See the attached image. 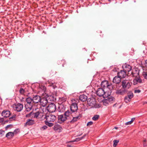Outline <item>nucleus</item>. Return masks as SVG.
Segmentation results:
<instances>
[{
    "label": "nucleus",
    "mask_w": 147,
    "mask_h": 147,
    "mask_svg": "<svg viewBox=\"0 0 147 147\" xmlns=\"http://www.w3.org/2000/svg\"><path fill=\"white\" fill-rule=\"evenodd\" d=\"M86 134H85L82 137H83V138H84L86 136Z\"/></svg>",
    "instance_id": "obj_58"
},
{
    "label": "nucleus",
    "mask_w": 147,
    "mask_h": 147,
    "mask_svg": "<svg viewBox=\"0 0 147 147\" xmlns=\"http://www.w3.org/2000/svg\"><path fill=\"white\" fill-rule=\"evenodd\" d=\"M53 129L54 130L57 131L58 130H61L62 127L61 126L58 124H55L53 127Z\"/></svg>",
    "instance_id": "obj_26"
},
{
    "label": "nucleus",
    "mask_w": 147,
    "mask_h": 147,
    "mask_svg": "<svg viewBox=\"0 0 147 147\" xmlns=\"http://www.w3.org/2000/svg\"><path fill=\"white\" fill-rule=\"evenodd\" d=\"M99 117V115H95L93 117L92 119L94 121H96L98 119Z\"/></svg>",
    "instance_id": "obj_37"
},
{
    "label": "nucleus",
    "mask_w": 147,
    "mask_h": 147,
    "mask_svg": "<svg viewBox=\"0 0 147 147\" xmlns=\"http://www.w3.org/2000/svg\"><path fill=\"white\" fill-rule=\"evenodd\" d=\"M14 136V133L12 132H9L6 135V137L9 139L12 138Z\"/></svg>",
    "instance_id": "obj_25"
},
{
    "label": "nucleus",
    "mask_w": 147,
    "mask_h": 147,
    "mask_svg": "<svg viewBox=\"0 0 147 147\" xmlns=\"http://www.w3.org/2000/svg\"><path fill=\"white\" fill-rule=\"evenodd\" d=\"M142 80L139 77L136 78L133 80V84L134 85H136L138 83H140L142 82Z\"/></svg>",
    "instance_id": "obj_19"
},
{
    "label": "nucleus",
    "mask_w": 147,
    "mask_h": 147,
    "mask_svg": "<svg viewBox=\"0 0 147 147\" xmlns=\"http://www.w3.org/2000/svg\"><path fill=\"white\" fill-rule=\"evenodd\" d=\"M48 101L46 98H41L40 102L41 105L43 107H45L48 102Z\"/></svg>",
    "instance_id": "obj_15"
},
{
    "label": "nucleus",
    "mask_w": 147,
    "mask_h": 147,
    "mask_svg": "<svg viewBox=\"0 0 147 147\" xmlns=\"http://www.w3.org/2000/svg\"><path fill=\"white\" fill-rule=\"evenodd\" d=\"M47 98L48 101H54L56 100V98L54 97L53 95H50L48 96Z\"/></svg>",
    "instance_id": "obj_24"
},
{
    "label": "nucleus",
    "mask_w": 147,
    "mask_h": 147,
    "mask_svg": "<svg viewBox=\"0 0 147 147\" xmlns=\"http://www.w3.org/2000/svg\"><path fill=\"white\" fill-rule=\"evenodd\" d=\"M66 98L65 97H63L59 98V102H61V104L66 100Z\"/></svg>",
    "instance_id": "obj_29"
},
{
    "label": "nucleus",
    "mask_w": 147,
    "mask_h": 147,
    "mask_svg": "<svg viewBox=\"0 0 147 147\" xmlns=\"http://www.w3.org/2000/svg\"><path fill=\"white\" fill-rule=\"evenodd\" d=\"M11 115L10 111L8 110H3L1 113V115L3 117H7Z\"/></svg>",
    "instance_id": "obj_13"
},
{
    "label": "nucleus",
    "mask_w": 147,
    "mask_h": 147,
    "mask_svg": "<svg viewBox=\"0 0 147 147\" xmlns=\"http://www.w3.org/2000/svg\"><path fill=\"white\" fill-rule=\"evenodd\" d=\"M141 92V90H136L134 91V92L135 93H139L140 92Z\"/></svg>",
    "instance_id": "obj_48"
},
{
    "label": "nucleus",
    "mask_w": 147,
    "mask_h": 147,
    "mask_svg": "<svg viewBox=\"0 0 147 147\" xmlns=\"http://www.w3.org/2000/svg\"><path fill=\"white\" fill-rule=\"evenodd\" d=\"M93 123L92 121H90L88 122L87 123V126H90V125H92Z\"/></svg>",
    "instance_id": "obj_44"
},
{
    "label": "nucleus",
    "mask_w": 147,
    "mask_h": 147,
    "mask_svg": "<svg viewBox=\"0 0 147 147\" xmlns=\"http://www.w3.org/2000/svg\"><path fill=\"white\" fill-rule=\"evenodd\" d=\"M47 110L50 112H55L56 110V107L55 104L52 103L49 105L47 107Z\"/></svg>",
    "instance_id": "obj_4"
},
{
    "label": "nucleus",
    "mask_w": 147,
    "mask_h": 147,
    "mask_svg": "<svg viewBox=\"0 0 147 147\" xmlns=\"http://www.w3.org/2000/svg\"><path fill=\"white\" fill-rule=\"evenodd\" d=\"M25 92V91L22 88H21L19 90L20 93L21 94H24Z\"/></svg>",
    "instance_id": "obj_39"
},
{
    "label": "nucleus",
    "mask_w": 147,
    "mask_h": 147,
    "mask_svg": "<svg viewBox=\"0 0 147 147\" xmlns=\"http://www.w3.org/2000/svg\"><path fill=\"white\" fill-rule=\"evenodd\" d=\"M101 86L104 88H107L111 90L116 89L114 86H112L111 83H109L108 81L107 80H104L102 81L101 84Z\"/></svg>",
    "instance_id": "obj_1"
},
{
    "label": "nucleus",
    "mask_w": 147,
    "mask_h": 147,
    "mask_svg": "<svg viewBox=\"0 0 147 147\" xmlns=\"http://www.w3.org/2000/svg\"><path fill=\"white\" fill-rule=\"evenodd\" d=\"M97 95L99 96H103V98L107 97L106 93L105 92L104 90L102 88H100L98 89L96 91Z\"/></svg>",
    "instance_id": "obj_3"
},
{
    "label": "nucleus",
    "mask_w": 147,
    "mask_h": 147,
    "mask_svg": "<svg viewBox=\"0 0 147 147\" xmlns=\"http://www.w3.org/2000/svg\"><path fill=\"white\" fill-rule=\"evenodd\" d=\"M34 120L28 119L27 120V122L25 123L24 126L26 127L27 125H31L34 123Z\"/></svg>",
    "instance_id": "obj_17"
},
{
    "label": "nucleus",
    "mask_w": 147,
    "mask_h": 147,
    "mask_svg": "<svg viewBox=\"0 0 147 147\" xmlns=\"http://www.w3.org/2000/svg\"><path fill=\"white\" fill-rule=\"evenodd\" d=\"M76 115L72 116L73 118L69 122L71 123H74L75 122L77 121L82 117V115L79 113H77L76 114ZM73 116V115H72Z\"/></svg>",
    "instance_id": "obj_5"
},
{
    "label": "nucleus",
    "mask_w": 147,
    "mask_h": 147,
    "mask_svg": "<svg viewBox=\"0 0 147 147\" xmlns=\"http://www.w3.org/2000/svg\"><path fill=\"white\" fill-rule=\"evenodd\" d=\"M49 122L48 121H45V124L48 126L49 127H51L53 125V123H49Z\"/></svg>",
    "instance_id": "obj_35"
},
{
    "label": "nucleus",
    "mask_w": 147,
    "mask_h": 147,
    "mask_svg": "<svg viewBox=\"0 0 147 147\" xmlns=\"http://www.w3.org/2000/svg\"><path fill=\"white\" fill-rule=\"evenodd\" d=\"M132 84V83L128 80H124L121 82L122 88L126 90L130 88Z\"/></svg>",
    "instance_id": "obj_2"
},
{
    "label": "nucleus",
    "mask_w": 147,
    "mask_h": 147,
    "mask_svg": "<svg viewBox=\"0 0 147 147\" xmlns=\"http://www.w3.org/2000/svg\"><path fill=\"white\" fill-rule=\"evenodd\" d=\"M115 99V98L113 97L110 96L104 101L103 102V104L105 105H107V104H109V103H113Z\"/></svg>",
    "instance_id": "obj_6"
},
{
    "label": "nucleus",
    "mask_w": 147,
    "mask_h": 147,
    "mask_svg": "<svg viewBox=\"0 0 147 147\" xmlns=\"http://www.w3.org/2000/svg\"><path fill=\"white\" fill-rule=\"evenodd\" d=\"M4 121V119L3 118H0V123H3Z\"/></svg>",
    "instance_id": "obj_51"
},
{
    "label": "nucleus",
    "mask_w": 147,
    "mask_h": 147,
    "mask_svg": "<svg viewBox=\"0 0 147 147\" xmlns=\"http://www.w3.org/2000/svg\"><path fill=\"white\" fill-rule=\"evenodd\" d=\"M129 97L128 96H125L124 98L125 102L126 103H127L131 99L129 98Z\"/></svg>",
    "instance_id": "obj_36"
},
{
    "label": "nucleus",
    "mask_w": 147,
    "mask_h": 147,
    "mask_svg": "<svg viewBox=\"0 0 147 147\" xmlns=\"http://www.w3.org/2000/svg\"><path fill=\"white\" fill-rule=\"evenodd\" d=\"M70 114H71V113L69 110H67L65 113L64 115L67 118L68 116Z\"/></svg>",
    "instance_id": "obj_34"
},
{
    "label": "nucleus",
    "mask_w": 147,
    "mask_h": 147,
    "mask_svg": "<svg viewBox=\"0 0 147 147\" xmlns=\"http://www.w3.org/2000/svg\"><path fill=\"white\" fill-rule=\"evenodd\" d=\"M16 117V115L15 114L14 115L12 116L11 117L9 118V120L10 121H11L12 120H14L15 119Z\"/></svg>",
    "instance_id": "obj_38"
},
{
    "label": "nucleus",
    "mask_w": 147,
    "mask_h": 147,
    "mask_svg": "<svg viewBox=\"0 0 147 147\" xmlns=\"http://www.w3.org/2000/svg\"><path fill=\"white\" fill-rule=\"evenodd\" d=\"M86 134H85L82 137H83V138H84L86 136Z\"/></svg>",
    "instance_id": "obj_57"
},
{
    "label": "nucleus",
    "mask_w": 147,
    "mask_h": 147,
    "mask_svg": "<svg viewBox=\"0 0 147 147\" xmlns=\"http://www.w3.org/2000/svg\"><path fill=\"white\" fill-rule=\"evenodd\" d=\"M26 101L27 102V104H33L32 102H33V99L30 97H28L26 98Z\"/></svg>",
    "instance_id": "obj_27"
},
{
    "label": "nucleus",
    "mask_w": 147,
    "mask_h": 147,
    "mask_svg": "<svg viewBox=\"0 0 147 147\" xmlns=\"http://www.w3.org/2000/svg\"><path fill=\"white\" fill-rule=\"evenodd\" d=\"M135 118H133L131 119V121L132 123L135 120Z\"/></svg>",
    "instance_id": "obj_52"
},
{
    "label": "nucleus",
    "mask_w": 147,
    "mask_h": 147,
    "mask_svg": "<svg viewBox=\"0 0 147 147\" xmlns=\"http://www.w3.org/2000/svg\"><path fill=\"white\" fill-rule=\"evenodd\" d=\"M4 131L2 130H0V136H2L3 134L4 133Z\"/></svg>",
    "instance_id": "obj_42"
},
{
    "label": "nucleus",
    "mask_w": 147,
    "mask_h": 147,
    "mask_svg": "<svg viewBox=\"0 0 147 147\" xmlns=\"http://www.w3.org/2000/svg\"><path fill=\"white\" fill-rule=\"evenodd\" d=\"M40 114V113L39 111L36 112V113H33L32 115L34 116V118H37L38 117Z\"/></svg>",
    "instance_id": "obj_32"
},
{
    "label": "nucleus",
    "mask_w": 147,
    "mask_h": 147,
    "mask_svg": "<svg viewBox=\"0 0 147 147\" xmlns=\"http://www.w3.org/2000/svg\"><path fill=\"white\" fill-rule=\"evenodd\" d=\"M65 107L64 105L62 104L61 103L58 107V110L59 112H63L65 109Z\"/></svg>",
    "instance_id": "obj_20"
},
{
    "label": "nucleus",
    "mask_w": 147,
    "mask_h": 147,
    "mask_svg": "<svg viewBox=\"0 0 147 147\" xmlns=\"http://www.w3.org/2000/svg\"><path fill=\"white\" fill-rule=\"evenodd\" d=\"M103 34H101L100 35V36H102V37H103Z\"/></svg>",
    "instance_id": "obj_55"
},
{
    "label": "nucleus",
    "mask_w": 147,
    "mask_h": 147,
    "mask_svg": "<svg viewBox=\"0 0 147 147\" xmlns=\"http://www.w3.org/2000/svg\"><path fill=\"white\" fill-rule=\"evenodd\" d=\"M119 142V141L118 140H114L113 141L114 144H113V146L114 147H115L117 146V144Z\"/></svg>",
    "instance_id": "obj_40"
},
{
    "label": "nucleus",
    "mask_w": 147,
    "mask_h": 147,
    "mask_svg": "<svg viewBox=\"0 0 147 147\" xmlns=\"http://www.w3.org/2000/svg\"><path fill=\"white\" fill-rule=\"evenodd\" d=\"M127 95L129 98H130V99L132 98L134 96L133 94L132 93V92L130 91H129L128 93H127Z\"/></svg>",
    "instance_id": "obj_31"
},
{
    "label": "nucleus",
    "mask_w": 147,
    "mask_h": 147,
    "mask_svg": "<svg viewBox=\"0 0 147 147\" xmlns=\"http://www.w3.org/2000/svg\"><path fill=\"white\" fill-rule=\"evenodd\" d=\"M115 129H117L118 127H115V128H114Z\"/></svg>",
    "instance_id": "obj_59"
},
{
    "label": "nucleus",
    "mask_w": 147,
    "mask_h": 147,
    "mask_svg": "<svg viewBox=\"0 0 147 147\" xmlns=\"http://www.w3.org/2000/svg\"><path fill=\"white\" fill-rule=\"evenodd\" d=\"M58 122L60 123H63L64 121H65L67 118V117L65 116L64 115H61L58 116Z\"/></svg>",
    "instance_id": "obj_8"
},
{
    "label": "nucleus",
    "mask_w": 147,
    "mask_h": 147,
    "mask_svg": "<svg viewBox=\"0 0 147 147\" xmlns=\"http://www.w3.org/2000/svg\"><path fill=\"white\" fill-rule=\"evenodd\" d=\"M15 110L18 112L21 111L23 108V105L20 103H18L15 105Z\"/></svg>",
    "instance_id": "obj_10"
},
{
    "label": "nucleus",
    "mask_w": 147,
    "mask_h": 147,
    "mask_svg": "<svg viewBox=\"0 0 147 147\" xmlns=\"http://www.w3.org/2000/svg\"><path fill=\"white\" fill-rule=\"evenodd\" d=\"M143 75L144 78L145 79H147V72H145L143 74Z\"/></svg>",
    "instance_id": "obj_43"
},
{
    "label": "nucleus",
    "mask_w": 147,
    "mask_h": 147,
    "mask_svg": "<svg viewBox=\"0 0 147 147\" xmlns=\"http://www.w3.org/2000/svg\"><path fill=\"white\" fill-rule=\"evenodd\" d=\"M117 75L121 78H124L126 75V73L124 70H121L117 74Z\"/></svg>",
    "instance_id": "obj_14"
},
{
    "label": "nucleus",
    "mask_w": 147,
    "mask_h": 147,
    "mask_svg": "<svg viewBox=\"0 0 147 147\" xmlns=\"http://www.w3.org/2000/svg\"><path fill=\"white\" fill-rule=\"evenodd\" d=\"M67 147H72V146H71V145H67Z\"/></svg>",
    "instance_id": "obj_54"
},
{
    "label": "nucleus",
    "mask_w": 147,
    "mask_h": 147,
    "mask_svg": "<svg viewBox=\"0 0 147 147\" xmlns=\"http://www.w3.org/2000/svg\"><path fill=\"white\" fill-rule=\"evenodd\" d=\"M79 99L82 102H84L88 100L87 97L85 94H82L79 96Z\"/></svg>",
    "instance_id": "obj_22"
},
{
    "label": "nucleus",
    "mask_w": 147,
    "mask_h": 147,
    "mask_svg": "<svg viewBox=\"0 0 147 147\" xmlns=\"http://www.w3.org/2000/svg\"><path fill=\"white\" fill-rule=\"evenodd\" d=\"M47 127L46 125H44L42 127L41 129L43 130H45L47 129Z\"/></svg>",
    "instance_id": "obj_47"
},
{
    "label": "nucleus",
    "mask_w": 147,
    "mask_h": 147,
    "mask_svg": "<svg viewBox=\"0 0 147 147\" xmlns=\"http://www.w3.org/2000/svg\"><path fill=\"white\" fill-rule=\"evenodd\" d=\"M12 125H7L5 127V129L6 130L7 129L10 127L11 126H12Z\"/></svg>",
    "instance_id": "obj_49"
},
{
    "label": "nucleus",
    "mask_w": 147,
    "mask_h": 147,
    "mask_svg": "<svg viewBox=\"0 0 147 147\" xmlns=\"http://www.w3.org/2000/svg\"><path fill=\"white\" fill-rule=\"evenodd\" d=\"M127 90L124 89H120L116 90V93L118 95H124L127 92Z\"/></svg>",
    "instance_id": "obj_11"
},
{
    "label": "nucleus",
    "mask_w": 147,
    "mask_h": 147,
    "mask_svg": "<svg viewBox=\"0 0 147 147\" xmlns=\"http://www.w3.org/2000/svg\"><path fill=\"white\" fill-rule=\"evenodd\" d=\"M33 113L32 112H31L29 113L28 114H26V117H30L32 115V114Z\"/></svg>",
    "instance_id": "obj_41"
},
{
    "label": "nucleus",
    "mask_w": 147,
    "mask_h": 147,
    "mask_svg": "<svg viewBox=\"0 0 147 147\" xmlns=\"http://www.w3.org/2000/svg\"><path fill=\"white\" fill-rule=\"evenodd\" d=\"M88 105L91 106H93L96 103V100L94 98H88L87 100Z\"/></svg>",
    "instance_id": "obj_12"
},
{
    "label": "nucleus",
    "mask_w": 147,
    "mask_h": 147,
    "mask_svg": "<svg viewBox=\"0 0 147 147\" xmlns=\"http://www.w3.org/2000/svg\"><path fill=\"white\" fill-rule=\"evenodd\" d=\"M146 103H147V102H146Z\"/></svg>",
    "instance_id": "obj_62"
},
{
    "label": "nucleus",
    "mask_w": 147,
    "mask_h": 147,
    "mask_svg": "<svg viewBox=\"0 0 147 147\" xmlns=\"http://www.w3.org/2000/svg\"><path fill=\"white\" fill-rule=\"evenodd\" d=\"M41 98L40 96H39L36 95L34 96L32 98L33 103H38V102H40Z\"/></svg>",
    "instance_id": "obj_16"
},
{
    "label": "nucleus",
    "mask_w": 147,
    "mask_h": 147,
    "mask_svg": "<svg viewBox=\"0 0 147 147\" xmlns=\"http://www.w3.org/2000/svg\"><path fill=\"white\" fill-rule=\"evenodd\" d=\"M132 122L131 121H128L125 123V124L126 125H129L131 124Z\"/></svg>",
    "instance_id": "obj_50"
},
{
    "label": "nucleus",
    "mask_w": 147,
    "mask_h": 147,
    "mask_svg": "<svg viewBox=\"0 0 147 147\" xmlns=\"http://www.w3.org/2000/svg\"><path fill=\"white\" fill-rule=\"evenodd\" d=\"M78 109L77 104L75 103H72L70 106L71 112L72 113L76 112V114L78 113L77 111Z\"/></svg>",
    "instance_id": "obj_7"
},
{
    "label": "nucleus",
    "mask_w": 147,
    "mask_h": 147,
    "mask_svg": "<svg viewBox=\"0 0 147 147\" xmlns=\"http://www.w3.org/2000/svg\"><path fill=\"white\" fill-rule=\"evenodd\" d=\"M47 121L49 122H53L56 119V116L52 114H50L45 116Z\"/></svg>",
    "instance_id": "obj_9"
},
{
    "label": "nucleus",
    "mask_w": 147,
    "mask_h": 147,
    "mask_svg": "<svg viewBox=\"0 0 147 147\" xmlns=\"http://www.w3.org/2000/svg\"><path fill=\"white\" fill-rule=\"evenodd\" d=\"M131 74L133 77H136V78L138 76H139V72L137 70L133 71L131 72Z\"/></svg>",
    "instance_id": "obj_28"
},
{
    "label": "nucleus",
    "mask_w": 147,
    "mask_h": 147,
    "mask_svg": "<svg viewBox=\"0 0 147 147\" xmlns=\"http://www.w3.org/2000/svg\"><path fill=\"white\" fill-rule=\"evenodd\" d=\"M146 66H147V60L146 61Z\"/></svg>",
    "instance_id": "obj_56"
},
{
    "label": "nucleus",
    "mask_w": 147,
    "mask_h": 147,
    "mask_svg": "<svg viewBox=\"0 0 147 147\" xmlns=\"http://www.w3.org/2000/svg\"><path fill=\"white\" fill-rule=\"evenodd\" d=\"M33 104H26L25 105L26 111L27 112L30 111L32 109Z\"/></svg>",
    "instance_id": "obj_23"
},
{
    "label": "nucleus",
    "mask_w": 147,
    "mask_h": 147,
    "mask_svg": "<svg viewBox=\"0 0 147 147\" xmlns=\"http://www.w3.org/2000/svg\"><path fill=\"white\" fill-rule=\"evenodd\" d=\"M82 134H81L80 135H79V136H80L81 135H82Z\"/></svg>",
    "instance_id": "obj_61"
},
{
    "label": "nucleus",
    "mask_w": 147,
    "mask_h": 147,
    "mask_svg": "<svg viewBox=\"0 0 147 147\" xmlns=\"http://www.w3.org/2000/svg\"><path fill=\"white\" fill-rule=\"evenodd\" d=\"M123 70L125 71L126 73L129 72L131 69V66L129 65H126L124 67H123Z\"/></svg>",
    "instance_id": "obj_21"
},
{
    "label": "nucleus",
    "mask_w": 147,
    "mask_h": 147,
    "mask_svg": "<svg viewBox=\"0 0 147 147\" xmlns=\"http://www.w3.org/2000/svg\"><path fill=\"white\" fill-rule=\"evenodd\" d=\"M116 105V104H114L113 105V107H114L115 106V105Z\"/></svg>",
    "instance_id": "obj_60"
},
{
    "label": "nucleus",
    "mask_w": 147,
    "mask_h": 147,
    "mask_svg": "<svg viewBox=\"0 0 147 147\" xmlns=\"http://www.w3.org/2000/svg\"><path fill=\"white\" fill-rule=\"evenodd\" d=\"M69 70L70 71H72L73 70H74V69L72 68H71L69 69Z\"/></svg>",
    "instance_id": "obj_53"
},
{
    "label": "nucleus",
    "mask_w": 147,
    "mask_h": 147,
    "mask_svg": "<svg viewBox=\"0 0 147 147\" xmlns=\"http://www.w3.org/2000/svg\"><path fill=\"white\" fill-rule=\"evenodd\" d=\"M19 132V129H16L14 130V132H13L14 133V134H17Z\"/></svg>",
    "instance_id": "obj_46"
},
{
    "label": "nucleus",
    "mask_w": 147,
    "mask_h": 147,
    "mask_svg": "<svg viewBox=\"0 0 147 147\" xmlns=\"http://www.w3.org/2000/svg\"><path fill=\"white\" fill-rule=\"evenodd\" d=\"M121 78L118 76H115L113 79V82L114 83L119 84L121 82Z\"/></svg>",
    "instance_id": "obj_18"
},
{
    "label": "nucleus",
    "mask_w": 147,
    "mask_h": 147,
    "mask_svg": "<svg viewBox=\"0 0 147 147\" xmlns=\"http://www.w3.org/2000/svg\"><path fill=\"white\" fill-rule=\"evenodd\" d=\"M83 138V137H81V138H76L75 140H73L72 141H70L69 142H78V141H79L80 140H81Z\"/></svg>",
    "instance_id": "obj_33"
},
{
    "label": "nucleus",
    "mask_w": 147,
    "mask_h": 147,
    "mask_svg": "<svg viewBox=\"0 0 147 147\" xmlns=\"http://www.w3.org/2000/svg\"><path fill=\"white\" fill-rule=\"evenodd\" d=\"M146 140L145 139L143 140V144L144 146H147V144L146 143Z\"/></svg>",
    "instance_id": "obj_45"
},
{
    "label": "nucleus",
    "mask_w": 147,
    "mask_h": 147,
    "mask_svg": "<svg viewBox=\"0 0 147 147\" xmlns=\"http://www.w3.org/2000/svg\"><path fill=\"white\" fill-rule=\"evenodd\" d=\"M57 63L58 64H62V66L64 67L65 64V60L63 59L61 61H57Z\"/></svg>",
    "instance_id": "obj_30"
}]
</instances>
